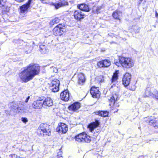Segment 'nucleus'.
Here are the masks:
<instances>
[{"label": "nucleus", "mask_w": 158, "mask_h": 158, "mask_svg": "<svg viewBox=\"0 0 158 158\" xmlns=\"http://www.w3.org/2000/svg\"><path fill=\"white\" fill-rule=\"evenodd\" d=\"M74 19L77 22L81 21L86 17L85 15L79 10H75L73 13Z\"/></svg>", "instance_id": "obj_10"}, {"label": "nucleus", "mask_w": 158, "mask_h": 158, "mask_svg": "<svg viewBox=\"0 0 158 158\" xmlns=\"http://www.w3.org/2000/svg\"><path fill=\"white\" fill-rule=\"evenodd\" d=\"M15 1H16L19 2H23L25 0H15Z\"/></svg>", "instance_id": "obj_39"}, {"label": "nucleus", "mask_w": 158, "mask_h": 158, "mask_svg": "<svg viewBox=\"0 0 158 158\" xmlns=\"http://www.w3.org/2000/svg\"><path fill=\"white\" fill-rule=\"evenodd\" d=\"M40 66L35 63H31L23 68V69L19 74V77L24 83L32 80L34 77L40 74Z\"/></svg>", "instance_id": "obj_1"}, {"label": "nucleus", "mask_w": 158, "mask_h": 158, "mask_svg": "<svg viewBox=\"0 0 158 158\" xmlns=\"http://www.w3.org/2000/svg\"><path fill=\"white\" fill-rule=\"evenodd\" d=\"M117 97L116 94H112L110 98L108 99L109 102L110 106L112 104L116 103V101L117 100Z\"/></svg>", "instance_id": "obj_25"}, {"label": "nucleus", "mask_w": 158, "mask_h": 158, "mask_svg": "<svg viewBox=\"0 0 158 158\" xmlns=\"http://www.w3.org/2000/svg\"><path fill=\"white\" fill-rule=\"evenodd\" d=\"M50 5L54 6L56 9H58L61 7L68 6L69 3L68 0H57L56 3L52 2Z\"/></svg>", "instance_id": "obj_9"}, {"label": "nucleus", "mask_w": 158, "mask_h": 158, "mask_svg": "<svg viewBox=\"0 0 158 158\" xmlns=\"http://www.w3.org/2000/svg\"><path fill=\"white\" fill-rule=\"evenodd\" d=\"M94 114L95 115L104 118L108 117L109 112L106 110H99L94 112Z\"/></svg>", "instance_id": "obj_22"}, {"label": "nucleus", "mask_w": 158, "mask_h": 158, "mask_svg": "<svg viewBox=\"0 0 158 158\" xmlns=\"http://www.w3.org/2000/svg\"><path fill=\"white\" fill-rule=\"evenodd\" d=\"M155 17L156 18H158V14L157 11H155Z\"/></svg>", "instance_id": "obj_40"}, {"label": "nucleus", "mask_w": 158, "mask_h": 158, "mask_svg": "<svg viewBox=\"0 0 158 158\" xmlns=\"http://www.w3.org/2000/svg\"><path fill=\"white\" fill-rule=\"evenodd\" d=\"M119 73L118 70H116L114 73L110 80L111 83L114 82L118 80Z\"/></svg>", "instance_id": "obj_26"}, {"label": "nucleus", "mask_w": 158, "mask_h": 158, "mask_svg": "<svg viewBox=\"0 0 158 158\" xmlns=\"http://www.w3.org/2000/svg\"><path fill=\"white\" fill-rule=\"evenodd\" d=\"M30 98V96H28L27 97V98L25 100V102L26 103L28 101V100H29Z\"/></svg>", "instance_id": "obj_38"}, {"label": "nucleus", "mask_w": 158, "mask_h": 158, "mask_svg": "<svg viewBox=\"0 0 158 158\" xmlns=\"http://www.w3.org/2000/svg\"><path fill=\"white\" fill-rule=\"evenodd\" d=\"M31 6L28 5L26 3L23 4L19 6V14H26L28 11L29 8H30Z\"/></svg>", "instance_id": "obj_17"}, {"label": "nucleus", "mask_w": 158, "mask_h": 158, "mask_svg": "<svg viewBox=\"0 0 158 158\" xmlns=\"http://www.w3.org/2000/svg\"><path fill=\"white\" fill-rule=\"evenodd\" d=\"M111 64L110 60L108 59H104L98 61L97 63V65L100 68H107Z\"/></svg>", "instance_id": "obj_14"}, {"label": "nucleus", "mask_w": 158, "mask_h": 158, "mask_svg": "<svg viewBox=\"0 0 158 158\" xmlns=\"http://www.w3.org/2000/svg\"><path fill=\"white\" fill-rule=\"evenodd\" d=\"M57 132L61 134H65L68 131V127L67 125L65 123H59L56 129Z\"/></svg>", "instance_id": "obj_11"}, {"label": "nucleus", "mask_w": 158, "mask_h": 158, "mask_svg": "<svg viewBox=\"0 0 158 158\" xmlns=\"http://www.w3.org/2000/svg\"><path fill=\"white\" fill-rule=\"evenodd\" d=\"M78 9L81 11H83L85 12H89L90 10L89 7V5L85 3H82L78 4L77 5Z\"/></svg>", "instance_id": "obj_19"}, {"label": "nucleus", "mask_w": 158, "mask_h": 158, "mask_svg": "<svg viewBox=\"0 0 158 158\" xmlns=\"http://www.w3.org/2000/svg\"><path fill=\"white\" fill-rule=\"evenodd\" d=\"M100 124V122L97 119H95L94 121L89 123L87 126L90 132H92L94 129L99 127Z\"/></svg>", "instance_id": "obj_13"}, {"label": "nucleus", "mask_w": 158, "mask_h": 158, "mask_svg": "<svg viewBox=\"0 0 158 158\" xmlns=\"http://www.w3.org/2000/svg\"><path fill=\"white\" fill-rule=\"evenodd\" d=\"M40 48L41 49V46H40Z\"/></svg>", "instance_id": "obj_44"}, {"label": "nucleus", "mask_w": 158, "mask_h": 158, "mask_svg": "<svg viewBox=\"0 0 158 158\" xmlns=\"http://www.w3.org/2000/svg\"><path fill=\"white\" fill-rule=\"evenodd\" d=\"M152 97L155 99L158 100V91L157 90H156V94H153V95Z\"/></svg>", "instance_id": "obj_32"}, {"label": "nucleus", "mask_w": 158, "mask_h": 158, "mask_svg": "<svg viewBox=\"0 0 158 158\" xmlns=\"http://www.w3.org/2000/svg\"><path fill=\"white\" fill-rule=\"evenodd\" d=\"M89 91L92 97L93 98L99 99L100 97L101 93L99 87L93 85L90 88Z\"/></svg>", "instance_id": "obj_8"}, {"label": "nucleus", "mask_w": 158, "mask_h": 158, "mask_svg": "<svg viewBox=\"0 0 158 158\" xmlns=\"http://www.w3.org/2000/svg\"><path fill=\"white\" fill-rule=\"evenodd\" d=\"M51 129L50 126L46 123H43L40 126L37 131V135L39 136H50L51 135Z\"/></svg>", "instance_id": "obj_2"}, {"label": "nucleus", "mask_w": 158, "mask_h": 158, "mask_svg": "<svg viewBox=\"0 0 158 158\" xmlns=\"http://www.w3.org/2000/svg\"><path fill=\"white\" fill-rule=\"evenodd\" d=\"M76 142L78 143H89L91 141V137L85 132L80 133L74 137Z\"/></svg>", "instance_id": "obj_5"}, {"label": "nucleus", "mask_w": 158, "mask_h": 158, "mask_svg": "<svg viewBox=\"0 0 158 158\" xmlns=\"http://www.w3.org/2000/svg\"><path fill=\"white\" fill-rule=\"evenodd\" d=\"M48 84L52 92H56L59 90L60 81L58 79H54L52 80Z\"/></svg>", "instance_id": "obj_7"}, {"label": "nucleus", "mask_w": 158, "mask_h": 158, "mask_svg": "<svg viewBox=\"0 0 158 158\" xmlns=\"http://www.w3.org/2000/svg\"><path fill=\"white\" fill-rule=\"evenodd\" d=\"M61 148H60V149H59L60 150H61Z\"/></svg>", "instance_id": "obj_43"}, {"label": "nucleus", "mask_w": 158, "mask_h": 158, "mask_svg": "<svg viewBox=\"0 0 158 158\" xmlns=\"http://www.w3.org/2000/svg\"><path fill=\"white\" fill-rule=\"evenodd\" d=\"M134 31L135 33H139V28L136 26H134Z\"/></svg>", "instance_id": "obj_33"}, {"label": "nucleus", "mask_w": 158, "mask_h": 158, "mask_svg": "<svg viewBox=\"0 0 158 158\" xmlns=\"http://www.w3.org/2000/svg\"><path fill=\"white\" fill-rule=\"evenodd\" d=\"M11 158H18L17 156L15 154H11L10 155Z\"/></svg>", "instance_id": "obj_36"}, {"label": "nucleus", "mask_w": 158, "mask_h": 158, "mask_svg": "<svg viewBox=\"0 0 158 158\" xmlns=\"http://www.w3.org/2000/svg\"><path fill=\"white\" fill-rule=\"evenodd\" d=\"M95 7V6H93V9H94V7Z\"/></svg>", "instance_id": "obj_42"}, {"label": "nucleus", "mask_w": 158, "mask_h": 158, "mask_svg": "<svg viewBox=\"0 0 158 158\" xmlns=\"http://www.w3.org/2000/svg\"><path fill=\"white\" fill-rule=\"evenodd\" d=\"M60 98L61 100L65 102L68 101L69 99V94L68 90H64L61 93Z\"/></svg>", "instance_id": "obj_20"}, {"label": "nucleus", "mask_w": 158, "mask_h": 158, "mask_svg": "<svg viewBox=\"0 0 158 158\" xmlns=\"http://www.w3.org/2000/svg\"><path fill=\"white\" fill-rule=\"evenodd\" d=\"M129 85L128 88L129 89L132 91H134L135 90L136 88V86L135 84H129Z\"/></svg>", "instance_id": "obj_29"}, {"label": "nucleus", "mask_w": 158, "mask_h": 158, "mask_svg": "<svg viewBox=\"0 0 158 158\" xmlns=\"http://www.w3.org/2000/svg\"><path fill=\"white\" fill-rule=\"evenodd\" d=\"M100 10V8L99 7H97L96 10H94V9L92 11V12L93 14H98L99 12V11Z\"/></svg>", "instance_id": "obj_30"}, {"label": "nucleus", "mask_w": 158, "mask_h": 158, "mask_svg": "<svg viewBox=\"0 0 158 158\" xmlns=\"http://www.w3.org/2000/svg\"><path fill=\"white\" fill-rule=\"evenodd\" d=\"M122 16V12L118 10H116L113 12L112 14V16L113 18L116 20L120 22L121 19L120 18Z\"/></svg>", "instance_id": "obj_18"}, {"label": "nucleus", "mask_w": 158, "mask_h": 158, "mask_svg": "<svg viewBox=\"0 0 158 158\" xmlns=\"http://www.w3.org/2000/svg\"><path fill=\"white\" fill-rule=\"evenodd\" d=\"M111 110L113 111L114 113H116L118 110V108L119 105L118 103H114L111 105Z\"/></svg>", "instance_id": "obj_28"}, {"label": "nucleus", "mask_w": 158, "mask_h": 158, "mask_svg": "<svg viewBox=\"0 0 158 158\" xmlns=\"http://www.w3.org/2000/svg\"><path fill=\"white\" fill-rule=\"evenodd\" d=\"M32 0H28L26 3L31 6V3Z\"/></svg>", "instance_id": "obj_37"}, {"label": "nucleus", "mask_w": 158, "mask_h": 158, "mask_svg": "<svg viewBox=\"0 0 158 158\" xmlns=\"http://www.w3.org/2000/svg\"><path fill=\"white\" fill-rule=\"evenodd\" d=\"M156 114H154V116H148L144 118V123L156 129L158 128V116L156 115Z\"/></svg>", "instance_id": "obj_4"}, {"label": "nucleus", "mask_w": 158, "mask_h": 158, "mask_svg": "<svg viewBox=\"0 0 158 158\" xmlns=\"http://www.w3.org/2000/svg\"><path fill=\"white\" fill-rule=\"evenodd\" d=\"M143 1V0H139L138 1V5H139L141 3V2Z\"/></svg>", "instance_id": "obj_41"}, {"label": "nucleus", "mask_w": 158, "mask_h": 158, "mask_svg": "<svg viewBox=\"0 0 158 158\" xmlns=\"http://www.w3.org/2000/svg\"><path fill=\"white\" fill-rule=\"evenodd\" d=\"M66 31V26L63 23H59L56 26L52 29V34L56 36H60Z\"/></svg>", "instance_id": "obj_6"}, {"label": "nucleus", "mask_w": 158, "mask_h": 158, "mask_svg": "<svg viewBox=\"0 0 158 158\" xmlns=\"http://www.w3.org/2000/svg\"><path fill=\"white\" fill-rule=\"evenodd\" d=\"M118 62L121 66L124 69H130L134 65V61L130 57L121 56L119 58Z\"/></svg>", "instance_id": "obj_3"}, {"label": "nucleus", "mask_w": 158, "mask_h": 158, "mask_svg": "<svg viewBox=\"0 0 158 158\" xmlns=\"http://www.w3.org/2000/svg\"><path fill=\"white\" fill-rule=\"evenodd\" d=\"M86 79L84 74L82 73H80L77 75V83L81 85H82L85 84Z\"/></svg>", "instance_id": "obj_15"}, {"label": "nucleus", "mask_w": 158, "mask_h": 158, "mask_svg": "<svg viewBox=\"0 0 158 158\" xmlns=\"http://www.w3.org/2000/svg\"><path fill=\"white\" fill-rule=\"evenodd\" d=\"M43 102V105L46 107L51 106L53 105V100L51 98L49 97L46 98Z\"/></svg>", "instance_id": "obj_23"}, {"label": "nucleus", "mask_w": 158, "mask_h": 158, "mask_svg": "<svg viewBox=\"0 0 158 158\" xmlns=\"http://www.w3.org/2000/svg\"><path fill=\"white\" fill-rule=\"evenodd\" d=\"M80 107V103L78 102H76L69 105L68 108L69 111L75 112L78 110Z\"/></svg>", "instance_id": "obj_16"}, {"label": "nucleus", "mask_w": 158, "mask_h": 158, "mask_svg": "<svg viewBox=\"0 0 158 158\" xmlns=\"http://www.w3.org/2000/svg\"><path fill=\"white\" fill-rule=\"evenodd\" d=\"M153 94L152 93L151 88L147 87L145 89L143 93V96L144 98H148L152 97Z\"/></svg>", "instance_id": "obj_24"}, {"label": "nucleus", "mask_w": 158, "mask_h": 158, "mask_svg": "<svg viewBox=\"0 0 158 158\" xmlns=\"http://www.w3.org/2000/svg\"><path fill=\"white\" fill-rule=\"evenodd\" d=\"M6 1V0H0V7L4 6Z\"/></svg>", "instance_id": "obj_31"}, {"label": "nucleus", "mask_w": 158, "mask_h": 158, "mask_svg": "<svg viewBox=\"0 0 158 158\" xmlns=\"http://www.w3.org/2000/svg\"><path fill=\"white\" fill-rule=\"evenodd\" d=\"M62 152H60L58 153L57 155V158H63L61 155Z\"/></svg>", "instance_id": "obj_35"}, {"label": "nucleus", "mask_w": 158, "mask_h": 158, "mask_svg": "<svg viewBox=\"0 0 158 158\" xmlns=\"http://www.w3.org/2000/svg\"><path fill=\"white\" fill-rule=\"evenodd\" d=\"M21 120L23 123H27L28 121V120L27 119V118L25 117L22 118Z\"/></svg>", "instance_id": "obj_34"}, {"label": "nucleus", "mask_w": 158, "mask_h": 158, "mask_svg": "<svg viewBox=\"0 0 158 158\" xmlns=\"http://www.w3.org/2000/svg\"><path fill=\"white\" fill-rule=\"evenodd\" d=\"M43 105L42 100H37L34 101L32 104L33 108L35 109H40L41 108Z\"/></svg>", "instance_id": "obj_21"}, {"label": "nucleus", "mask_w": 158, "mask_h": 158, "mask_svg": "<svg viewBox=\"0 0 158 158\" xmlns=\"http://www.w3.org/2000/svg\"><path fill=\"white\" fill-rule=\"evenodd\" d=\"M60 19L58 17H55L52 19L49 22L50 27H51L54 24L58 23Z\"/></svg>", "instance_id": "obj_27"}, {"label": "nucleus", "mask_w": 158, "mask_h": 158, "mask_svg": "<svg viewBox=\"0 0 158 158\" xmlns=\"http://www.w3.org/2000/svg\"><path fill=\"white\" fill-rule=\"evenodd\" d=\"M131 75L128 72L125 73L123 76L122 82L123 84L125 87H127L130 84Z\"/></svg>", "instance_id": "obj_12"}]
</instances>
